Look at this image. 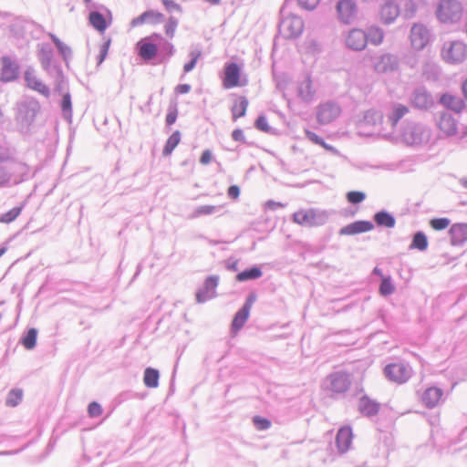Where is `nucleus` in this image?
I'll list each match as a JSON object with an SVG mask.
<instances>
[{
	"instance_id": "obj_4",
	"label": "nucleus",
	"mask_w": 467,
	"mask_h": 467,
	"mask_svg": "<svg viewBox=\"0 0 467 467\" xmlns=\"http://www.w3.org/2000/svg\"><path fill=\"white\" fill-rule=\"evenodd\" d=\"M462 12V4L459 1L442 0L437 10V16L441 22L454 23L461 18Z\"/></svg>"
},
{
	"instance_id": "obj_20",
	"label": "nucleus",
	"mask_w": 467,
	"mask_h": 467,
	"mask_svg": "<svg viewBox=\"0 0 467 467\" xmlns=\"http://www.w3.org/2000/svg\"><path fill=\"white\" fill-rule=\"evenodd\" d=\"M163 21H164L163 14H161L158 11L150 9V10L143 12L139 16L133 18L130 22V25L132 26H139L143 24L156 25V24H161Z\"/></svg>"
},
{
	"instance_id": "obj_56",
	"label": "nucleus",
	"mask_w": 467,
	"mask_h": 467,
	"mask_svg": "<svg viewBox=\"0 0 467 467\" xmlns=\"http://www.w3.org/2000/svg\"><path fill=\"white\" fill-rule=\"evenodd\" d=\"M253 422L254 426L260 431H265L271 427V421L260 416H254L253 419Z\"/></svg>"
},
{
	"instance_id": "obj_49",
	"label": "nucleus",
	"mask_w": 467,
	"mask_h": 467,
	"mask_svg": "<svg viewBox=\"0 0 467 467\" xmlns=\"http://www.w3.org/2000/svg\"><path fill=\"white\" fill-rule=\"evenodd\" d=\"M189 56L191 57V60L184 64L183 66V71L184 73L191 72L196 66L198 59L202 56V51L200 49H192L190 51Z\"/></svg>"
},
{
	"instance_id": "obj_48",
	"label": "nucleus",
	"mask_w": 467,
	"mask_h": 467,
	"mask_svg": "<svg viewBox=\"0 0 467 467\" xmlns=\"http://www.w3.org/2000/svg\"><path fill=\"white\" fill-rule=\"evenodd\" d=\"M22 206H15L11 210L0 215V223H10L21 213Z\"/></svg>"
},
{
	"instance_id": "obj_45",
	"label": "nucleus",
	"mask_w": 467,
	"mask_h": 467,
	"mask_svg": "<svg viewBox=\"0 0 467 467\" xmlns=\"http://www.w3.org/2000/svg\"><path fill=\"white\" fill-rule=\"evenodd\" d=\"M293 222L306 227H312L309 210H300L293 213Z\"/></svg>"
},
{
	"instance_id": "obj_44",
	"label": "nucleus",
	"mask_w": 467,
	"mask_h": 467,
	"mask_svg": "<svg viewBox=\"0 0 467 467\" xmlns=\"http://www.w3.org/2000/svg\"><path fill=\"white\" fill-rule=\"evenodd\" d=\"M61 110H62L64 119H66L68 121H71L72 102H71V96H70L69 92H67V91L62 95Z\"/></svg>"
},
{
	"instance_id": "obj_16",
	"label": "nucleus",
	"mask_w": 467,
	"mask_h": 467,
	"mask_svg": "<svg viewBox=\"0 0 467 467\" xmlns=\"http://www.w3.org/2000/svg\"><path fill=\"white\" fill-rule=\"evenodd\" d=\"M399 67V58L392 54H383L376 57L374 69L378 73H388L397 70Z\"/></svg>"
},
{
	"instance_id": "obj_2",
	"label": "nucleus",
	"mask_w": 467,
	"mask_h": 467,
	"mask_svg": "<svg viewBox=\"0 0 467 467\" xmlns=\"http://www.w3.org/2000/svg\"><path fill=\"white\" fill-rule=\"evenodd\" d=\"M431 130L425 125L416 122L406 123L401 130V139L409 146L427 143L431 139Z\"/></svg>"
},
{
	"instance_id": "obj_32",
	"label": "nucleus",
	"mask_w": 467,
	"mask_h": 467,
	"mask_svg": "<svg viewBox=\"0 0 467 467\" xmlns=\"http://www.w3.org/2000/svg\"><path fill=\"white\" fill-rule=\"evenodd\" d=\"M52 42L57 48L60 56L62 57L63 60L65 61L66 65L68 66V63L70 59L72 58V50L71 48L66 45L64 42H62L56 35L49 33L48 34Z\"/></svg>"
},
{
	"instance_id": "obj_22",
	"label": "nucleus",
	"mask_w": 467,
	"mask_h": 467,
	"mask_svg": "<svg viewBox=\"0 0 467 467\" xmlns=\"http://www.w3.org/2000/svg\"><path fill=\"white\" fill-rule=\"evenodd\" d=\"M374 229V224L370 221H356L339 230L340 235H354L366 233Z\"/></svg>"
},
{
	"instance_id": "obj_43",
	"label": "nucleus",
	"mask_w": 467,
	"mask_h": 467,
	"mask_svg": "<svg viewBox=\"0 0 467 467\" xmlns=\"http://www.w3.org/2000/svg\"><path fill=\"white\" fill-rule=\"evenodd\" d=\"M367 43L370 42L371 44L378 46L382 43L384 33L382 29L376 26H371L368 32H366Z\"/></svg>"
},
{
	"instance_id": "obj_36",
	"label": "nucleus",
	"mask_w": 467,
	"mask_h": 467,
	"mask_svg": "<svg viewBox=\"0 0 467 467\" xmlns=\"http://www.w3.org/2000/svg\"><path fill=\"white\" fill-rule=\"evenodd\" d=\"M160 373L153 368H147L144 370L143 382L148 388H157L159 386Z\"/></svg>"
},
{
	"instance_id": "obj_61",
	"label": "nucleus",
	"mask_w": 467,
	"mask_h": 467,
	"mask_svg": "<svg viewBox=\"0 0 467 467\" xmlns=\"http://www.w3.org/2000/svg\"><path fill=\"white\" fill-rule=\"evenodd\" d=\"M232 139L234 140H235V141L245 143L248 146H252L253 145L252 143L246 141L245 137L244 135V131L241 129H235L232 132Z\"/></svg>"
},
{
	"instance_id": "obj_18",
	"label": "nucleus",
	"mask_w": 467,
	"mask_h": 467,
	"mask_svg": "<svg viewBox=\"0 0 467 467\" xmlns=\"http://www.w3.org/2000/svg\"><path fill=\"white\" fill-rule=\"evenodd\" d=\"M241 69L234 62H230L224 66L223 86L225 88H232L242 86L240 83Z\"/></svg>"
},
{
	"instance_id": "obj_42",
	"label": "nucleus",
	"mask_w": 467,
	"mask_h": 467,
	"mask_svg": "<svg viewBox=\"0 0 467 467\" xmlns=\"http://www.w3.org/2000/svg\"><path fill=\"white\" fill-rule=\"evenodd\" d=\"M310 213V219L312 227L320 226L325 224L328 220V213L325 211H319L316 209H308Z\"/></svg>"
},
{
	"instance_id": "obj_21",
	"label": "nucleus",
	"mask_w": 467,
	"mask_h": 467,
	"mask_svg": "<svg viewBox=\"0 0 467 467\" xmlns=\"http://www.w3.org/2000/svg\"><path fill=\"white\" fill-rule=\"evenodd\" d=\"M439 103L446 109L451 110L456 114H460L465 108L463 99L450 93L442 94L439 99Z\"/></svg>"
},
{
	"instance_id": "obj_14",
	"label": "nucleus",
	"mask_w": 467,
	"mask_h": 467,
	"mask_svg": "<svg viewBox=\"0 0 467 467\" xmlns=\"http://www.w3.org/2000/svg\"><path fill=\"white\" fill-rule=\"evenodd\" d=\"M1 62L0 81L6 83L17 79L19 66L8 57H3Z\"/></svg>"
},
{
	"instance_id": "obj_57",
	"label": "nucleus",
	"mask_w": 467,
	"mask_h": 467,
	"mask_svg": "<svg viewBox=\"0 0 467 467\" xmlns=\"http://www.w3.org/2000/svg\"><path fill=\"white\" fill-rule=\"evenodd\" d=\"M54 81H55V91H57L60 95L65 94L66 93L65 91L67 89L66 77L62 76L61 78H57L54 79Z\"/></svg>"
},
{
	"instance_id": "obj_13",
	"label": "nucleus",
	"mask_w": 467,
	"mask_h": 467,
	"mask_svg": "<svg viewBox=\"0 0 467 467\" xmlns=\"http://www.w3.org/2000/svg\"><path fill=\"white\" fill-rule=\"evenodd\" d=\"M340 114V108L334 102H327L318 107L317 121L320 124H328L337 119Z\"/></svg>"
},
{
	"instance_id": "obj_35",
	"label": "nucleus",
	"mask_w": 467,
	"mask_h": 467,
	"mask_svg": "<svg viewBox=\"0 0 467 467\" xmlns=\"http://www.w3.org/2000/svg\"><path fill=\"white\" fill-rule=\"evenodd\" d=\"M249 315L250 311H248L246 308L241 307L234 317L232 321V330L234 332L239 331L247 321Z\"/></svg>"
},
{
	"instance_id": "obj_40",
	"label": "nucleus",
	"mask_w": 467,
	"mask_h": 467,
	"mask_svg": "<svg viewBox=\"0 0 467 467\" xmlns=\"http://www.w3.org/2000/svg\"><path fill=\"white\" fill-rule=\"evenodd\" d=\"M428 248V238L426 234L419 231L414 234L412 242L410 244V249H418L420 251H425Z\"/></svg>"
},
{
	"instance_id": "obj_1",
	"label": "nucleus",
	"mask_w": 467,
	"mask_h": 467,
	"mask_svg": "<svg viewBox=\"0 0 467 467\" xmlns=\"http://www.w3.org/2000/svg\"><path fill=\"white\" fill-rule=\"evenodd\" d=\"M351 386V376L346 371H336L328 376L323 383V388L333 399L344 397Z\"/></svg>"
},
{
	"instance_id": "obj_9",
	"label": "nucleus",
	"mask_w": 467,
	"mask_h": 467,
	"mask_svg": "<svg viewBox=\"0 0 467 467\" xmlns=\"http://www.w3.org/2000/svg\"><path fill=\"white\" fill-rule=\"evenodd\" d=\"M411 46L416 50H422L430 42L429 29L422 24H414L410 35Z\"/></svg>"
},
{
	"instance_id": "obj_33",
	"label": "nucleus",
	"mask_w": 467,
	"mask_h": 467,
	"mask_svg": "<svg viewBox=\"0 0 467 467\" xmlns=\"http://www.w3.org/2000/svg\"><path fill=\"white\" fill-rule=\"evenodd\" d=\"M263 275L261 268L254 265L251 268L245 269L236 275V280L239 282H245L249 280H256Z\"/></svg>"
},
{
	"instance_id": "obj_31",
	"label": "nucleus",
	"mask_w": 467,
	"mask_h": 467,
	"mask_svg": "<svg viewBox=\"0 0 467 467\" xmlns=\"http://www.w3.org/2000/svg\"><path fill=\"white\" fill-rule=\"evenodd\" d=\"M159 63H166L175 53L174 46L168 40L157 44Z\"/></svg>"
},
{
	"instance_id": "obj_47",
	"label": "nucleus",
	"mask_w": 467,
	"mask_h": 467,
	"mask_svg": "<svg viewBox=\"0 0 467 467\" xmlns=\"http://www.w3.org/2000/svg\"><path fill=\"white\" fill-rule=\"evenodd\" d=\"M395 286L392 284L391 277L389 275L387 277H382L380 285H379V293L383 296H390L394 293Z\"/></svg>"
},
{
	"instance_id": "obj_39",
	"label": "nucleus",
	"mask_w": 467,
	"mask_h": 467,
	"mask_svg": "<svg viewBox=\"0 0 467 467\" xmlns=\"http://www.w3.org/2000/svg\"><path fill=\"white\" fill-rule=\"evenodd\" d=\"M181 141V132L179 130H175L166 140V143L162 150V155L167 157L171 154L173 150L177 147V145Z\"/></svg>"
},
{
	"instance_id": "obj_34",
	"label": "nucleus",
	"mask_w": 467,
	"mask_h": 467,
	"mask_svg": "<svg viewBox=\"0 0 467 467\" xmlns=\"http://www.w3.org/2000/svg\"><path fill=\"white\" fill-rule=\"evenodd\" d=\"M248 99L245 97H239L233 105L231 111L233 119L235 121L238 118L244 117L248 107Z\"/></svg>"
},
{
	"instance_id": "obj_30",
	"label": "nucleus",
	"mask_w": 467,
	"mask_h": 467,
	"mask_svg": "<svg viewBox=\"0 0 467 467\" xmlns=\"http://www.w3.org/2000/svg\"><path fill=\"white\" fill-rule=\"evenodd\" d=\"M373 220L379 227L393 228L396 224L395 217L385 210L376 213Z\"/></svg>"
},
{
	"instance_id": "obj_3",
	"label": "nucleus",
	"mask_w": 467,
	"mask_h": 467,
	"mask_svg": "<svg viewBox=\"0 0 467 467\" xmlns=\"http://www.w3.org/2000/svg\"><path fill=\"white\" fill-rule=\"evenodd\" d=\"M410 105L420 111H429L434 106L431 93L424 86H418L412 89L409 96Z\"/></svg>"
},
{
	"instance_id": "obj_28",
	"label": "nucleus",
	"mask_w": 467,
	"mask_h": 467,
	"mask_svg": "<svg viewBox=\"0 0 467 467\" xmlns=\"http://www.w3.org/2000/svg\"><path fill=\"white\" fill-rule=\"evenodd\" d=\"M352 441V430L349 427L340 428L336 436V443L340 452L348 450Z\"/></svg>"
},
{
	"instance_id": "obj_19",
	"label": "nucleus",
	"mask_w": 467,
	"mask_h": 467,
	"mask_svg": "<svg viewBox=\"0 0 467 467\" xmlns=\"http://www.w3.org/2000/svg\"><path fill=\"white\" fill-rule=\"evenodd\" d=\"M358 410L362 416L371 418L378 415L380 403L370 399L368 395H363L358 400Z\"/></svg>"
},
{
	"instance_id": "obj_23",
	"label": "nucleus",
	"mask_w": 467,
	"mask_h": 467,
	"mask_svg": "<svg viewBox=\"0 0 467 467\" xmlns=\"http://www.w3.org/2000/svg\"><path fill=\"white\" fill-rule=\"evenodd\" d=\"M316 90L313 88L310 76H306L297 86V96L305 103L310 104L315 98Z\"/></svg>"
},
{
	"instance_id": "obj_54",
	"label": "nucleus",
	"mask_w": 467,
	"mask_h": 467,
	"mask_svg": "<svg viewBox=\"0 0 467 467\" xmlns=\"http://www.w3.org/2000/svg\"><path fill=\"white\" fill-rule=\"evenodd\" d=\"M179 25V20L174 16H170L166 25H165V33L166 35L172 38L174 36L175 30Z\"/></svg>"
},
{
	"instance_id": "obj_52",
	"label": "nucleus",
	"mask_w": 467,
	"mask_h": 467,
	"mask_svg": "<svg viewBox=\"0 0 467 467\" xmlns=\"http://www.w3.org/2000/svg\"><path fill=\"white\" fill-rule=\"evenodd\" d=\"M219 210V207L213 205H202L198 206L192 214V217H199L202 215H209L214 213Z\"/></svg>"
},
{
	"instance_id": "obj_27",
	"label": "nucleus",
	"mask_w": 467,
	"mask_h": 467,
	"mask_svg": "<svg viewBox=\"0 0 467 467\" xmlns=\"http://www.w3.org/2000/svg\"><path fill=\"white\" fill-rule=\"evenodd\" d=\"M147 39L140 40L137 46L140 57L145 61H150L158 57V47L157 44L148 42Z\"/></svg>"
},
{
	"instance_id": "obj_50",
	"label": "nucleus",
	"mask_w": 467,
	"mask_h": 467,
	"mask_svg": "<svg viewBox=\"0 0 467 467\" xmlns=\"http://www.w3.org/2000/svg\"><path fill=\"white\" fill-rule=\"evenodd\" d=\"M43 69L54 79L64 76L61 66L57 60L47 67H43Z\"/></svg>"
},
{
	"instance_id": "obj_38",
	"label": "nucleus",
	"mask_w": 467,
	"mask_h": 467,
	"mask_svg": "<svg viewBox=\"0 0 467 467\" xmlns=\"http://www.w3.org/2000/svg\"><path fill=\"white\" fill-rule=\"evenodd\" d=\"M24 391L22 389L15 388L9 390L5 399V406L15 408L20 404L23 400Z\"/></svg>"
},
{
	"instance_id": "obj_59",
	"label": "nucleus",
	"mask_w": 467,
	"mask_h": 467,
	"mask_svg": "<svg viewBox=\"0 0 467 467\" xmlns=\"http://www.w3.org/2000/svg\"><path fill=\"white\" fill-rule=\"evenodd\" d=\"M177 117H178V109H177V107L176 106H173V107H170L169 108V111L166 115V125L167 126H171L172 125L173 123H175L176 119H177Z\"/></svg>"
},
{
	"instance_id": "obj_25",
	"label": "nucleus",
	"mask_w": 467,
	"mask_h": 467,
	"mask_svg": "<svg viewBox=\"0 0 467 467\" xmlns=\"http://www.w3.org/2000/svg\"><path fill=\"white\" fill-rule=\"evenodd\" d=\"M410 111V107L399 102H394L390 105L389 112L387 115L388 120L392 127H395Z\"/></svg>"
},
{
	"instance_id": "obj_64",
	"label": "nucleus",
	"mask_w": 467,
	"mask_h": 467,
	"mask_svg": "<svg viewBox=\"0 0 467 467\" xmlns=\"http://www.w3.org/2000/svg\"><path fill=\"white\" fill-rule=\"evenodd\" d=\"M109 45H110V40H108L101 46L99 55L98 57V66H99L105 60V58L108 55Z\"/></svg>"
},
{
	"instance_id": "obj_62",
	"label": "nucleus",
	"mask_w": 467,
	"mask_h": 467,
	"mask_svg": "<svg viewBox=\"0 0 467 467\" xmlns=\"http://www.w3.org/2000/svg\"><path fill=\"white\" fill-rule=\"evenodd\" d=\"M298 5L306 10H314L319 3V0H297Z\"/></svg>"
},
{
	"instance_id": "obj_53",
	"label": "nucleus",
	"mask_w": 467,
	"mask_h": 467,
	"mask_svg": "<svg viewBox=\"0 0 467 467\" xmlns=\"http://www.w3.org/2000/svg\"><path fill=\"white\" fill-rule=\"evenodd\" d=\"M382 119V115L374 110H368L365 113L364 119L362 121L361 125H376L378 120H380Z\"/></svg>"
},
{
	"instance_id": "obj_26",
	"label": "nucleus",
	"mask_w": 467,
	"mask_h": 467,
	"mask_svg": "<svg viewBox=\"0 0 467 467\" xmlns=\"http://www.w3.org/2000/svg\"><path fill=\"white\" fill-rule=\"evenodd\" d=\"M449 234L452 245H462L467 241V223H454L451 226Z\"/></svg>"
},
{
	"instance_id": "obj_8",
	"label": "nucleus",
	"mask_w": 467,
	"mask_h": 467,
	"mask_svg": "<svg viewBox=\"0 0 467 467\" xmlns=\"http://www.w3.org/2000/svg\"><path fill=\"white\" fill-rule=\"evenodd\" d=\"M279 28L284 32L286 38H296L303 33L304 21L298 16L288 15L282 18Z\"/></svg>"
},
{
	"instance_id": "obj_29",
	"label": "nucleus",
	"mask_w": 467,
	"mask_h": 467,
	"mask_svg": "<svg viewBox=\"0 0 467 467\" xmlns=\"http://www.w3.org/2000/svg\"><path fill=\"white\" fill-rule=\"evenodd\" d=\"M36 57L41 64V67H47L55 59L54 57V51L50 44H38L37 45V53Z\"/></svg>"
},
{
	"instance_id": "obj_17",
	"label": "nucleus",
	"mask_w": 467,
	"mask_h": 467,
	"mask_svg": "<svg viewBox=\"0 0 467 467\" xmlns=\"http://www.w3.org/2000/svg\"><path fill=\"white\" fill-rule=\"evenodd\" d=\"M346 46L352 50L361 51L367 47V36L366 32L354 28L351 29L345 40Z\"/></svg>"
},
{
	"instance_id": "obj_58",
	"label": "nucleus",
	"mask_w": 467,
	"mask_h": 467,
	"mask_svg": "<svg viewBox=\"0 0 467 467\" xmlns=\"http://www.w3.org/2000/svg\"><path fill=\"white\" fill-rule=\"evenodd\" d=\"M88 411L90 417L95 418L102 414V408L99 403L92 401L88 405Z\"/></svg>"
},
{
	"instance_id": "obj_7",
	"label": "nucleus",
	"mask_w": 467,
	"mask_h": 467,
	"mask_svg": "<svg viewBox=\"0 0 467 467\" xmlns=\"http://www.w3.org/2000/svg\"><path fill=\"white\" fill-rule=\"evenodd\" d=\"M411 374L412 369L410 366L402 362L389 364L384 368L385 377L399 384L408 381Z\"/></svg>"
},
{
	"instance_id": "obj_63",
	"label": "nucleus",
	"mask_w": 467,
	"mask_h": 467,
	"mask_svg": "<svg viewBox=\"0 0 467 467\" xmlns=\"http://www.w3.org/2000/svg\"><path fill=\"white\" fill-rule=\"evenodd\" d=\"M109 45H110V40H108L101 46L99 55L98 57V66H99L105 60V58L108 55Z\"/></svg>"
},
{
	"instance_id": "obj_11",
	"label": "nucleus",
	"mask_w": 467,
	"mask_h": 467,
	"mask_svg": "<svg viewBox=\"0 0 467 467\" xmlns=\"http://www.w3.org/2000/svg\"><path fill=\"white\" fill-rule=\"evenodd\" d=\"M219 283L218 275L208 276L203 285L196 292V301L199 304L205 303L206 301L213 299L216 296V287Z\"/></svg>"
},
{
	"instance_id": "obj_46",
	"label": "nucleus",
	"mask_w": 467,
	"mask_h": 467,
	"mask_svg": "<svg viewBox=\"0 0 467 467\" xmlns=\"http://www.w3.org/2000/svg\"><path fill=\"white\" fill-rule=\"evenodd\" d=\"M254 127L267 134H275L276 130L268 125L266 117L265 115H259L254 122Z\"/></svg>"
},
{
	"instance_id": "obj_10",
	"label": "nucleus",
	"mask_w": 467,
	"mask_h": 467,
	"mask_svg": "<svg viewBox=\"0 0 467 467\" xmlns=\"http://www.w3.org/2000/svg\"><path fill=\"white\" fill-rule=\"evenodd\" d=\"M15 110L16 121L20 132L27 135L29 133V100L25 98L17 102Z\"/></svg>"
},
{
	"instance_id": "obj_15",
	"label": "nucleus",
	"mask_w": 467,
	"mask_h": 467,
	"mask_svg": "<svg viewBox=\"0 0 467 467\" xmlns=\"http://www.w3.org/2000/svg\"><path fill=\"white\" fill-rule=\"evenodd\" d=\"M400 13V5L395 0H385L380 7V20L385 25L392 24Z\"/></svg>"
},
{
	"instance_id": "obj_51",
	"label": "nucleus",
	"mask_w": 467,
	"mask_h": 467,
	"mask_svg": "<svg viewBox=\"0 0 467 467\" xmlns=\"http://www.w3.org/2000/svg\"><path fill=\"white\" fill-rule=\"evenodd\" d=\"M346 198L351 204H358L366 199V193L359 191H350L347 193Z\"/></svg>"
},
{
	"instance_id": "obj_12",
	"label": "nucleus",
	"mask_w": 467,
	"mask_h": 467,
	"mask_svg": "<svg viewBox=\"0 0 467 467\" xmlns=\"http://www.w3.org/2000/svg\"><path fill=\"white\" fill-rule=\"evenodd\" d=\"M338 19L344 24H351L357 16V5L353 0H340L337 4Z\"/></svg>"
},
{
	"instance_id": "obj_55",
	"label": "nucleus",
	"mask_w": 467,
	"mask_h": 467,
	"mask_svg": "<svg viewBox=\"0 0 467 467\" xmlns=\"http://www.w3.org/2000/svg\"><path fill=\"white\" fill-rule=\"evenodd\" d=\"M451 221L448 218H434L430 222L431 226L437 231L444 230L450 225Z\"/></svg>"
},
{
	"instance_id": "obj_41",
	"label": "nucleus",
	"mask_w": 467,
	"mask_h": 467,
	"mask_svg": "<svg viewBox=\"0 0 467 467\" xmlns=\"http://www.w3.org/2000/svg\"><path fill=\"white\" fill-rule=\"evenodd\" d=\"M31 89L41 94L46 99H49L51 95L50 88L34 76H31Z\"/></svg>"
},
{
	"instance_id": "obj_24",
	"label": "nucleus",
	"mask_w": 467,
	"mask_h": 467,
	"mask_svg": "<svg viewBox=\"0 0 467 467\" xmlns=\"http://www.w3.org/2000/svg\"><path fill=\"white\" fill-rule=\"evenodd\" d=\"M443 395V390L438 387H430L424 390L421 395V402L425 407L429 409H432L436 407L441 397Z\"/></svg>"
},
{
	"instance_id": "obj_5",
	"label": "nucleus",
	"mask_w": 467,
	"mask_h": 467,
	"mask_svg": "<svg viewBox=\"0 0 467 467\" xmlns=\"http://www.w3.org/2000/svg\"><path fill=\"white\" fill-rule=\"evenodd\" d=\"M441 55L445 61L451 64H459L467 57V47L462 41H451L443 46Z\"/></svg>"
},
{
	"instance_id": "obj_6",
	"label": "nucleus",
	"mask_w": 467,
	"mask_h": 467,
	"mask_svg": "<svg viewBox=\"0 0 467 467\" xmlns=\"http://www.w3.org/2000/svg\"><path fill=\"white\" fill-rule=\"evenodd\" d=\"M437 125L445 137H452L460 133V138L462 139V133L465 126L462 125L458 128V119H455L449 111L443 110L439 113Z\"/></svg>"
},
{
	"instance_id": "obj_37",
	"label": "nucleus",
	"mask_w": 467,
	"mask_h": 467,
	"mask_svg": "<svg viewBox=\"0 0 467 467\" xmlns=\"http://www.w3.org/2000/svg\"><path fill=\"white\" fill-rule=\"evenodd\" d=\"M89 23L99 32H104L108 26L104 16L99 11H92L89 14Z\"/></svg>"
},
{
	"instance_id": "obj_60",
	"label": "nucleus",
	"mask_w": 467,
	"mask_h": 467,
	"mask_svg": "<svg viewBox=\"0 0 467 467\" xmlns=\"http://www.w3.org/2000/svg\"><path fill=\"white\" fill-rule=\"evenodd\" d=\"M162 5L168 12L177 11L179 13L182 12V8L180 5L176 4L173 0H162Z\"/></svg>"
}]
</instances>
